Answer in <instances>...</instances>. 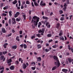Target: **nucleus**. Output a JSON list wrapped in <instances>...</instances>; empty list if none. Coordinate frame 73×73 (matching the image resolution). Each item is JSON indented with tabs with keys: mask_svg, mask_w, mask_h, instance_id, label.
Returning <instances> with one entry per match:
<instances>
[{
	"mask_svg": "<svg viewBox=\"0 0 73 73\" xmlns=\"http://www.w3.org/2000/svg\"><path fill=\"white\" fill-rule=\"evenodd\" d=\"M45 31V29L43 28L42 29V32L43 33H44V32Z\"/></svg>",
	"mask_w": 73,
	"mask_h": 73,
	"instance_id": "36",
	"label": "nucleus"
},
{
	"mask_svg": "<svg viewBox=\"0 0 73 73\" xmlns=\"http://www.w3.org/2000/svg\"><path fill=\"white\" fill-rule=\"evenodd\" d=\"M27 67V66L25 64V63H23L22 65V68L23 69H25Z\"/></svg>",
	"mask_w": 73,
	"mask_h": 73,
	"instance_id": "4",
	"label": "nucleus"
},
{
	"mask_svg": "<svg viewBox=\"0 0 73 73\" xmlns=\"http://www.w3.org/2000/svg\"><path fill=\"white\" fill-rule=\"evenodd\" d=\"M68 71V70L66 69H63L62 70V71L65 73L67 72Z\"/></svg>",
	"mask_w": 73,
	"mask_h": 73,
	"instance_id": "15",
	"label": "nucleus"
},
{
	"mask_svg": "<svg viewBox=\"0 0 73 73\" xmlns=\"http://www.w3.org/2000/svg\"><path fill=\"white\" fill-rule=\"evenodd\" d=\"M37 48L38 49H39L41 48L42 46H41L40 45V44H38L37 45Z\"/></svg>",
	"mask_w": 73,
	"mask_h": 73,
	"instance_id": "13",
	"label": "nucleus"
},
{
	"mask_svg": "<svg viewBox=\"0 0 73 73\" xmlns=\"http://www.w3.org/2000/svg\"><path fill=\"white\" fill-rule=\"evenodd\" d=\"M16 40H17V41H20V39H19V36H17L16 38Z\"/></svg>",
	"mask_w": 73,
	"mask_h": 73,
	"instance_id": "19",
	"label": "nucleus"
},
{
	"mask_svg": "<svg viewBox=\"0 0 73 73\" xmlns=\"http://www.w3.org/2000/svg\"><path fill=\"white\" fill-rule=\"evenodd\" d=\"M60 20H61V21H63V20H64L65 18L64 17H62L60 18Z\"/></svg>",
	"mask_w": 73,
	"mask_h": 73,
	"instance_id": "25",
	"label": "nucleus"
},
{
	"mask_svg": "<svg viewBox=\"0 0 73 73\" xmlns=\"http://www.w3.org/2000/svg\"><path fill=\"white\" fill-rule=\"evenodd\" d=\"M19 72H21V73H23L24 72L23 71H22L21 69H20L19 70Z\"/></svg>",
	"mask_w": 73,
	"mask_h": 73,
	"instance_id": "55",
	"label": "nucleus"
},
{
	"mask_svg": "<svg viewBox=\"0 0 73 73\" xmlns=\"http://www.w3.org/2000/svg\"><path fill=\"white\" fill-rule=\"evenodd\" d=\"M43 2L44 1H41L40 3V6L44 7V6H45L46 5V4H45V3H43Z\"/></svg>",
	"mask_w": 73,
	"mask_h": 73,
	"instance_id": "3",
	"label": "nucleus"
},
{
	"mask_svg": "<svg viewBox=\"0 0 73 73\" xmlns=\"http://www.w3.org/2000/svg\"><path fill=\"white\" fill-rule=\"evenodd\" d=\"M53 58L54 60H56V62H55V65H57L56 66L59 67V66H60V61H59V60H58V58L57 56H53Z\"/></svg>",
	"mask_w": 73,
	"mask_h": 73,
	"instance_id": "2",
	"label": "nucleus"
},
{
	"mask_svg": "<svg viewBox=\"0 0 73 73\" xmlns=\"http://www.w3.org/2000/svg\"><path fill=\"white\" fill-rule=\"evenodd\" d=\"M50 50L49 49L46 48L45 49V51L46 52H47L50 51Z\"/></svg>",
	"mask_w": 73,
	"mask_h": 73,
	"instance_id": "34",
	"label": "nucleus"
},
{
	"mask_svg": "<svg viewBox=\"0 0 73 73\" xmlns=\"http://www.w3.org/2000/svg\"><path fill=\"white\" fill-rule=\"evenodd\" d=\"M4 66H0V70H4Z\"/></svg>",
	"mask_w": 73,
	"mask_h": 73,
	"instance_id": "22",
	"label": "nucleus"
},
{
	"mask_svg": "<svg viewBox=\"0 0 73 73\" xmlns=\"http://www.w3.org/2000/svg\"><path fill=\"white\" fill-rule=\"evenodd\" d=\"M67 3H65L63 7H66L68 6V5H67Z\"/></svg>",
	"mask_w": 73,
	"mask_h": 73,
	"instance_id": "31",
	"label": "nucleus"
},
{
	"mask_svg": "<svg viewBox=\"0 0 73 73\" xmlns=\"http://www.w3.org/2000/svg\"><path fill=\"white\" fill-rule=\"evenodd\" d=\"M12 36V33H10V34H8L7 35V37H10V36Z\"/></svg>",
	"mask_w": 73,
	"mask_h": 73,
	"instance_id": "48",
	"label": "nucleus"
},
{
	"mask_svg": "<svg viewBox=\"0 0 73 73\" xmlns=\"http://www.w3.org/2000/svg\"><path fill=\"white\" fill-rule=\"evenodd\" d=\"M23 17L24 20H26V17H26L25 15H23Z\"/></svg>",
	"mask_w": 73,
	"mask_h": 73,
	"instance_id": "38",
	"label": "nucleus"
},
{
	"mask_svg": "<svg viewBox=\"0 0 73 73\" xmlns=\"http://www.w3.org/2000/svg\"><path fill=\"white\" fill-rule=\"evenodd\" d=\"M32 65H36V63H35V62H33L31 63Z\"/></svg>",
	"mask_w": 73,
	"mask_h": 73,
	"instance_id": "44",
	"label": "nucleus"
},
{
	"mask_svg": "<svg viewBox=\"0 0 73 73\" xmlns=\"http://www.w3.org/2000/svg\"><path fill=\"white\" fill-rule=\"evenodd\" d=\"M52 34L51 33L48 34L47 35V37H52Z\"/></svg>",
	"mask_w": 73,
	"mask_h": 73,
	"instance_id": "23",
	"label": "nucleus"
},
{
	"mask_svg": "<svg viewBox=\"0 0 73 73\" xmlns=\"http://www.w3.org/2000/svg\"><path fill=\"white\" fill-rule=\"evenodd\" d=\"M3 72H4V70H2L0 72V73H3Z\"/></svg>",
	"mask_w": 73,
	"mask_h": 73,
	"instance_id": "64",
	"label": "nucleus"
},
{
	"mask_svg": "<svg viewBox=\"0 0 73 73\" xmlns=\"http://www.w3.org/2000/svg\"><path fill=\"white\" fill-rule=\"evenodd\" d=\"M66 2L67 4H69V0H67Z\"/></svg>",
	"mask_w": 73,
	"mask_h": 73,
	"instance_id": "49",
	"label": "nucleus"
},
{
	"mask_svg": "<svg viewBox=\"0 0 73 73\" xmlns=\"http://www.w3.org/2000/svg\"><path fill=\"white\" fill-rule=\"evenodd\" d=\"M42 18L43 19H44L45 20H48V17H46L43 16L42 17Z\"/></svg>",
	"mask_w": 73,
	"mask_h": 73,
	"instance_id": "16",
	"label": "nucleus"
},
{
	"mask_svg": "<svg viewBox=\"0 0 73 73\" xmlns=\"http://www.w3.org/2000/svg\"><path fill=\"white\" fill-rule=\"evenodd\" d=\"M20 20H21V19L19 18H17L16 19L17 21H20Z\"/></svg>",
	"mask_w": 73,
	"mask_h": 73,
	"instance_id": "27",
	"label": "nucleus"
},
{
	"mask_svg": "<svg viewBox=\"0 0 73 73\" xmlns=\"http://www.w3.org/2000/svg\"><path fill=\"white\" fill-rule=\"evenodd\" d=\"M26 4H30V2L28 1H26Z\"/></svg>",
	"mask_w": 73,
	"mask_h": 73,
	"instance_id": "32",
	"label": "nucleus"
},
{
	"mask_svg": "<svg viewBox=\"0 0 73 73\" xmlns=\"http://www.w3.org/2000/svg\"><path fill=\"white\" fill-rule=\"evenodd\" d=\"M33 1L34 3H36L37 2V1L36 0H32Z\"/></svg>",
	"mask_w": 73,
	"mask_h": 73,
	"instance_id": "61",
	"label": "nucleus"
},
{
	"mask_svg": "<svg viewBox=\"0 0 73 73\" xmlns=\"http://www.w3.org/2000/svg\"><path fill=\"white\" fill-rule=\"evenodd\" d=\"M0 59L1 60H3V61H5V58L4 57V56H1Z\"/></svg>",
	"mask_w": 73,
	"mask_h": 73,
	"instance_id": "6",
	"label": "nucleus"
},
{
	"mask_svg": "<svg viewBox=\"0 0 73 73\" xmlns=\"http://www.w3.org/2000/svg\"><path fill=\"white\" fill-rule=\"evenodd\" d=\"M3 16H7V14H5L4 13H3L2 14Z\"/></svg>",
	"mask_w": 73,
	"mask_h": 73,
	"instance_id": "45",
	"label": "nucleus"
},
{
	"mask_svg": "<svg viewBox=\"0 0 73 73\" xmlns=\"http://www.w3.org/2000/svg\"><path fill=\"white\" fill-rule=\"evenodd\" d=\"M3 54H7V52L6 51H3Z\"/></svg>",
	"mask_w": 73,
	"mask_h": 73,
	"instance_id": "43",
	"label": "nucleus"
},
{
	"mask_svg": "<svg viewBox=\"0 0 73 73\" xmlns=\"http://www.w3.org/2000/svg\"><path fill=\"white\" fill-rule=\"evenodd\" d=\"M66 8H67V7H64L63 8V9H64V11H66Z\"/></svg>",
	"mask_w": 73,
	"mask_h": 73,
	"instance_id": "39",
	"label": "nucleus"
},
{
	"mask_svg": "<svg viewBox=\"0 0 73 73\" xmlns=\"http://www.w3.org/2000/svg\"><path fill=\"white\" fill-rule=\"evenodd\" d=\"M31 5H32V6L33 7H35V5H34V4H33V2H31Z\"/></svg>",
	"mask_w": 73,
	"mask_h": 73,
	"instance_id": "50",
	"label": "nucleus"
},
{
	"mask_svg": "<svg viewBox=\"0 0 73 73\" xmlns=\"http://www.w3.org/2000/svg\"><path fill=\"white\" fill-rule=\"evenodd\" d=\"M20 15V13L19 12H17L16 13V14H15L14 15V17L16 18L17 17H18L19 16V15Z\"/></svg>",
	"mask_w": 73,
	"mask_h": 73,
	"instance_id": "5",
	"label": "nucleus"
},
{
	"mask_svg": "<svg viewBox=\"0 0 73 73\" xmlns=\"http://www.w3.org/2000/svg\"><path fill=\"white\" fill-rule=\"evenodd\" d=\"M57 29H58L59 27L60 26V24L59 23H58L57 24Z\"/></svg>",
	"mask_w": 73,
	"mask_h": 73,
	"instance_id": "28",
	"label": "nucleus"
},
{
	"mask_svg": "<svg viewBox=\"0 0 73 73\" xmlns=\"http://www.w3.org/2000/svg\"><path fill=\"white\" fill-rule=\"evenodd\" d=\"M68 61L69 62V63H70L71 62H72L73 61V59H71V58H68Z\"/></svg>",
	"mask_w": 73,
	"mask_h": 73,
	"instance_id": "8",
	"label": "nucleus"
},
{
	"mask_svg": "<svg viewBox=\"0 0 73 73\" xmlns=\"http://www.w3.org/2000/svg\"><path fill=\"white\" fill-rule=\"evenodd\" d=\"M34 4L35 6H36V7H37V6H38V3H37V2H34Z\"/></svg>",
	"mask_w": 73,
	"mask_h": 73,
	"instance_id": "26",
	"label": "nucleus"
},
{
	"mask_svg": "<svg viewBox=\"0 0 73 73\" xmlns=\"http://www.w3.org/2000/svg\"><path fill=\"white\" fill-rule=\"evenodd\" d=\"M2 30V33H7V32L6 31V30H5V29L4 27H3L1 29Z\"/></svg>",
	"mask_w": 73,
	"mask_h": 73,
	"instance_id": "7",
	"label": "nucleus"
},
{
	"mask_svg": "<svg viewBox=\"0 0 73 73\" xmlns=\"http://www.w3.org/2000/svg\"><path fill=\"white\" fill-rule=\"evenodd\" d=\"M12 32L13 33H14L15 32V30H12Z\"/></svg>",
	"mask_w": 73,
	"mask_h": 73,
	"instance_id": "57",
	"label": "nucleus"
},
{
	"mask_svg": "<svg viewBox=\"0 0 73 73\" xmlns=\"http://www.w3.org/2000/svg\"><path fill=\"white\" fill-rule=\"evenodd\" d=\"M39 19H40L39 18L37 17L36 16H34L33 17L31 23H33V21L35 26H37L38 24V22L39 21Z\"/></svg>",
	"mask_w": 73,
	"mask_h": 73,
	"instance_id": "1",
	"label": "nucleus"
},
{
	"mask_svg": "<svg viewBox=\"0 0 73 73\" xmlns=\"http://www.w3.org/2000/svg\"><path fill=\"white\" fill-rule=\"evenodd\" d=\"M23 46L24 47V49H26V48H27V45L25 44H24Z\"/></svg>",
	"mask_w": 73,
	"mask_h": 73,
	"instance_id": "42",
	"label": "nucleus"
},
{
	"mask_svg": "<svg viewBox=\"0 0 73 73\" xmlns=\"http://www.w3.org/2000/svg\"><path fill=\"white\" fill-rule=\"evenodd\" d=\"M17 1L16 0H15L13 2V4L15 5L17 3Z\"/></svg>",
	"mask_w": 73,
	"mask_h": 73,
	"instance_id": "18",
	"label": "nucleus"
},
{
	"mask_svg": "<svg viewBox=\"0 0 73 73\" xmlns=\"http://www.w3.org/2000/svg\"><path fill=\"white\" fill-rule=\"evenodd\" d=\"M57 69V67L56 66L53 67L52 68V70H54L55 69Z\"/></svg>",
	"mask_w": 73,
	"mask_h": 73,
	"instance_id": "21",
	"label": "nucleus"
},
{
	"mask_svg": "<svg viewBox=\"0 0 73 73\" xmlns=\"http://www.w3.org/2000/svg\"><path fill=\"white\" fill-rule=\"evenodd\" d=\"M49 24V22H47L46 24V26H48V25Z\"/></svg>",
	"mask_w": 73,
	"mask_h": 73,
	"instance_id": "63",
	"label": "nucleus"
},
{
	"mask_svg": "<svg viewBox=\"0 0 73 73\" xmlns=\"http://www.w3.org/2000/svg\"><path fill=\"white\" fill-rule=\"evenodd\" d=\"M9 16H12V11H10L9 12Z\"/></svg>",
	"mask_w": 73,
	"mask_h": 73,
	"instance_id": "30",
	"label": "nucleus"
},
{
	"mask_svg": "<svg viewBox=\"0 0 73 73\" xmlns=\"http://www.w3.org/2000/svg\"><path fill=\"white\" fill-rule=\"evenodd\" d=\"M4 5V3H2L0 5V7L1 8L2 7H3V6Z\"/></svg>",
	"mask_w": 73,
	"mask_h": 73,
	"instance_id": "47",
	"label": "nucleus"
},
{
	"mask_svg": "<svg viewBox=\"0 0 73 73\" xmlns=\"http://www.w3.org/2000/svg\"><path fill=\"white\" fill-rule=\"evenodd\" d=\"M47 21H48L47 20H46L44 21V23H43V24L44 25H45V24H46V22H47Z\"/></svg>",
	"mask_w": 73,
	"mask_h": 73,
	"instance_id": "35",
	"label": "nucleus"
},
{
	"mask_svg": "<svg viewBox=\"0 0 73 73\" xmlns=\"http://www.w3.org/2000/svg\"><path fill=\"white\" fill-rule=\"evenodd\" d=\"M29 20H31V19H32V17H31V16L30 15V16L29 17Z\"/></svg>",
	"mask_w": 73,
	"mask_h": 73,
	"instance_id": "58",
	"label": "nucleus"
},
{
	"mask_svg": "<svg viewBox=\"0 0 73 73\" xmlns=\"http://www.w3.org/2000/svg\"><path fill=\"white\" fill-rule=\"evenodd\" d=\"M15 64H19V61H18V60H16L15 61Z\"/></svg>",
	"mask_w": 73,
	"mask_h": 73,
	"instance_id": "33",
	"label": "nucleus"
},
{
	"mask_svg": "<svg viewBox=\"0 0 73 73\" xmlns=\"http://www.w3.org/2000/svg\"><path fill=\"white\" fill-rule=\"evenodd\" d=\"M59 12L60 13V14L63 13V11H62L61 10H59Z\"/></svg>",
	"mask_w": 73,
	"mask_h": 73,
	"instance_id": "29",
	"label": "nucleus"
},
{
	"mask_svg": "<svg viewBox=\"0 0 73 73\" xmlns=\"http://www.w3.org/2000/svg\"><path fill=\"white\" fill-rule=\"evenodd\" d=\"M38 33H42V31L41 29L39 30L38 31Z\"/></svg>",
	"mask_w": 73,
	"mask_h": 73,
	"instance_id": "52",
	"label": "nucleus"
},
{
	"mask_svg": "<svg viewBox=\"0 0 73 73\" xmlns=\"http://www.w3.org/2000/svg\"><path fill=\"white\" fill-rule=\"evenodd\" d=\"M20 46L21 47V48H23V44H22L20 45Z\"/></svg>",
	"mask_w": 73,
	"mask_h": 73,
	"instance_id": "56",
	"label": "nucleus"
},
{
	"mask_svg": "<svg viewBox=\"0 0 73 73\" xmlns=\"http://www.w3.org/2000/svg\"><path fill=\"white\" fill-rule=\"evenodd\" d=\"M8 45V44L7 43L4 44V45H3V46L5 49L7 48V46Z\"/></svg>",
	"mask_w": 73,
	"mask_h": 73,
	"instance_id": "12",
	"label": "nucleus"
},
{
	"mask_svg": "<svg viewBox=\"0 0 73 73\" xmlns=\"http://www.w3.org/2000/svg\"><path fill=\"white\" fill-rule=\"evenodd\" d=\"M19 33L20 35H21L23 33V31H19Z\"/></svg>",
	"mask_w": 73,
	"mask_h": 73,
	"instance_id": "53",
	"label": "nucleus"
},
{
	"mask_svg": "<svg viewBox=\"0 0 73 73\" xmlns=\"http://www.w3.org/2000/svg\"><path fill=\"white\" fill-rule=\"evenodd\" d=\"M10 70H14L15 69V66H11L10 67Z\"/></svg>",
	"mask_w": 73,
	"mask_h": 73,
	"instance_id": "10",
	"label": "nucleus"
},
{
	"mask_svg": "<svg viewBox=\"0 0 73 73\" xmlns=\"http://www.w3.org/2000/svg\"><path fill=\"white\" fill-rule=\"evenodd\" d=\"M53 41V40L51 39L48 41V42H52Z\"/></svg>",
	"mask_w": 73,
	"mask_h": 73,
	"instance_id": "59",
	"label": "nucleus"
},
{
	"mask_svg": "<svg viewBox=\"0 0 73 73\" xmlns=\"http://www.w3.org/2000/svg\"><path fill=\"white\" fill-rule=\"evenodd\" d=\"M9 24H11V19H9Z\"/></svg>",
	"mask_w": 73,
	"mask_h": 73,
	"instance_id": "46",
	"label": "nucleus"
},
{
	"mask_svg": "<svg viewBox=\"0 0 73 73\" xmlns=\"http://www.w3.org/2000/svg\"><path fill=\"white\" fill-rule=\"evenodd\" d=\"M33 38H35V36H32L31 37V39H33Z\"/></svg>",
	"mask_w": 73,
	"mask_h": 73,
	"instance_id": "62",
	"label": "nucleus"
},
{
	"mask_svg": "<svg viewBox=\"0 0 73 73\" xmlns=\"http://www.w3.org/2000/svg\"><path fill=\"white\" fill-rule=\"evenodd\" d=\"M36 58L37 59V61L40 62L41 61V58L40 57Z\"/></svg>",
	"mask_w": 73,
	"mask_h": 73,
	"instance_id": "9",
	"label": "nucleus"
},
{
	"mask_svg": "<svg viewBox=\"0 0 73 73\" xmlns=\"http://www.w3.org/2000/svg\"><path fill=\"white\" fill-rule=\"evenodd\" d=\"M31 69L34 70H35V69H36V67H32L31 68Z\"/></svg>",
	"mask_w": 73,
	"mask_h": 73,
	"instance_id": "51",
	"label": "nucleus"
},
{
	"mask_svg": "<svg viewBox=\"0 0 73 73\" xmlns=\"http://www.w3.org/2000/svg\"><path fill=\"white\" fill-rule=\"evenodd\" d=\"M17 46L16 45H14L13 46H12V49H17Z\"/></svg>",
	"mask_w": 73,
	"mask_h": 73,
	"instance_id": "14",
	"label": "nucleus"
},
{
	"mask_svg": "<svg viewBox=\"0 0 73 73\" xmlns=\"http://www.w3.org/2000/svg\"><path fill=\"white\" fill-rule=\"evenodd\" d=\"M73 17V15H71L70 16V20H71V19H72V17Z\"/></svg>",
	"mask_w": 73,
	"mask_h": 73,
	"instance_id": "60",
	"label": "nucleus"
},
{
	"mask_svg": "<svg viewBox=\"0 0 73 73\" xmlns=\"http://www.w3.org/2000/svg\"><path fill=\"white\" fill-rule=\"evenodd\" d=\"M12 19L13 20L14 22H13V24H16V21H15V18H12Z\"/></svg>",
	"mask_w": 73,
	"mask_h": 73,
	"instance_id": "11",
	"label": "nucleus"
},
{
	"mask_svg": "<svg viewBox=\"0 0 73 73\" xmlns=\"http://www.w3.org/2000/svg\"><path fill=\"white\" fill-rule=\"evenodd\" d=\"M8 8V7L7 6L6 7H3V9L4 10H6V9H7V8Z\"/></svg>",
	"mask_w": 73,
	"mask_h": 73,
	"instance_id": "37",
	"label": "nucleus"
},
{
	"mask_svg": "<svg viewBox=\"0 0 73 73\" xmlns=\"http://www.w3.org/2000/svg\"><path fill=\"white\" fill-rule=\"evenodd\" d=\"M56 47H58V45L55 44L54 45L52 46V47L53 48H56Z\"/></svg>",
	"mask_w": 73,
	"mask_h": 73,
	"instance_id": "24",
	"label": "nucleus"
},
{
	"mask_svg": "<svg viewBox=\"0 0 73 73\" xmlns=\"http://www.w3.org/2000/svg\"><path fill=\"white\" fill-rule=\"evenodd\" d=\"M8 64L11 63L12 62V59H9V60H7Z\"/></svg>",
	"mask_w": 73,
	"mask_h": 73,
	"instance_id": "17",
	"label": "nucleus"
},
{
	"mask_svg": "<svg viewBox=\"0 0 73 73\" xmlns=\"http://www.w3.org/2000/svg\"><path fill=\"white\" fill-rule=\"evenodd\" d=\"M62 35V33H61V32L60 33L59 35L60 36H61Z\"/></svg>",
	"mask_w": 73,
	"mask_h": 73,
	"instance_id": "54",
	"label": "nucleus"
},
{
	"mask_svg": "<svg viewBox=\"0 0 73 73\" xmlns=\"http://www.w3.org/2000/svg\"><path fill=\"white\" fill-rule=\"evenodd\" d=\"M36 36H37L38 37H40V34H36Z\"/></svg>",
	"mask_w": 73,
	"mask_h": 73,
	"instance_id": "40",
	"label": "nucleus"
},
{
	"mask_svg": "<svg viewBox=\"0 0 73 73\" xmlns=\"http://www.w3.org/2000/svg\"><path fill=\"white\" fill-rule=\"evenodd\" d=\"M68 48L69 50H71V48H70V45H69L68 46Z\"/></svg>",
	"mask_w": 73,
	"mask_h": 73,
	"instance_id": "41",
	"label": "nucleus"
},
{
	"mask_svg": "<svg viewBox=\"0 0 73 73\" xmlns=\"http://www.w3.org/2000/svg\"><path fill=\"white\" fill-rule=\"evenodd\" d=\"M60 40H62V41H64V38L63 37H60L59 38Z\"/></svg>",
	"mask_w": 73,
	"mask_h": 73,
	"instance_id": "20",
	"label": "nucleus"
}]
</instances>
